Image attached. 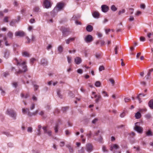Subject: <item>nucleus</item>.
I'll return each mask as SVG.
<instances>
[{
  "label": "nucleus",
  "mask_w": 153,
  "mask_h": 153,
  "mask_svg": "<svg viewBox=\"0 0 153 153\" xmlns=\"http://www.w3.org/2000/svg\"><path fill=\"white\" fill-rule=\"evenodd\" d=\"M44 5L46 8H48L51 7V6L50 2L48 0L45 1Z\"/></svg>",
  "instance_id": "nucleus-16"
},
{
  "label": "nucleus",
  "mask_w": 153,
  "mask_h": 153,
  "mask_svg": "<svg viewBox=\"0 0 153 153\" xmlns=\"http://www.w3.org/2000/svg\"><path fill=\"white\" fill-rule=\"evenodd\" d=\"M4 58L6 59L8 58L10 55V51L7 49H6L4 52Z\"/></svg>",
  "instance_id": "nucleus-9"
},
{
  "label": "nucleus",
  "mask_w": 153,
  "mask_h": 153,
  "mask_svg": "<svg viewBox=\"0 0 153 153\" xmlns=\"http://www.w3.org/2000/svg\"><path fill=\"white\" fill-rule=\"evenodd\" d=\"M102 94L105 97L108 96V95L107 94V92L105 91H103L102 92Z\"/></svg>",
  "instance_id": "nucleus-45"
},
{
  "label": "nucleus",
  "mask_w": 153,
  "mask_h": 153,
  "mask_svg": "<svg viewBox=\"0 0 153 153\" xmlns=\"http://www.w3.org/2000/svg\"><path fill=\"white\" fill-rule=\"evenodd\" d=\"M58 51L60 53L62 51L63 48L61 46H59L58 48Z\"/></svg>",
  "instance_id": "nucleus-41"
},
{
  "label": "nucleus",
  "mask_w": 153,
  "mask_h": 153,
  "mask_svg": "<svg viewBox=\"0 0 153 153\" xmlns=\"http://www.w3.org/2000/svg\"><path fill=\"white\" fill-rule=\"evenodd\" d=\"M100 14L97 11H94L92 13V16L96 18H99Z\"/></svg>",
  "instance_id": "nucleus-17"
},
{
  "label": "nucleus",
  "mask_w": 153,
  "mask_h": 153,
  "mask_svg": "<svg viewBox=\"0 0 153 153\" xmlns=\"http://www.w3.org/2000/svg\"><path fill=\"white\" fill-rule=\"evenodd\" d=\"M62 36L64 37H66L71 33V31L68 28L62 27Z\"/></svg>",
  "instance_id": "nucleus-6"
},
{
  "label": "nucleus",
  "mask_w": 153,
  "mask_h": 153,
  "mask_svg": "<svg viewBox=\"0 0 153 153\" xmlns=\"http://www.w3.org/2000/svg\"><path fill=\"white\" fill-rule=\"evenodd\" d=\"M105 70V68L103 65H101L100 66L99 70V71H101L102 70Z\"/></svg>",
  "instance_id": "nucleus-37"
},
{
  "label": "nucleus",
  "mask_w": 153,
  "mask_h": 153,
  "mask_svg": "<svg viewBox=\"0 0 153 153\" xmlns=\"http://www.w3.org/2000/svg\"><path fill=\"white\" fill-rule=\"evenodd\" d=\"M22 56H27V57H29V54L27 51H24L22 52Z\"/></svg>",
  "instance_id": "nucleus-25"
},
{
  "label": "nucleus",
  "mask_w": 153,
  "mask_h": 153,
  "mask_svg": "<svg viewBox=\"0 0 153 153\" xmlns=\"http://www.w3.org/2000/svg\"><path fill=\"white\" fill-rule=\"evenodd\" d=\"M91 131H89V133L88 134H86V135L88 137V139L91 138Z\"/></svg>",
  "instance_id": "nucleus-44"
},
{
  "label": "nucleus",
  "mask_w": 153,
  "mask_h": 153,
  "mask_svg": "<svg viewBox=\"0 0 153 153\" xmlns=\"http://www.w3.org/2000/svg\"><path fill=\"white\" fill-rule=\"evenodd\" d=\"M102 98L101 96L100 95H99L98 96V97L97 99L95 100V102L96 103H97L99 100Z\"/></svg>",
  "instance_id": "nucleus-40"
},
{
  "label": "nucleus",
  "mask_w": 153,
  "mask_h": 153,
  "mask_svg": "<svg viewBox=\"0 0 153 153\" xmlns=\"http://www.w3.org/2000/svg\"><path fill=\"white\" fill-rule=\"evenodd\" d=\"M125 115V113L124 112H123L122 113L120 114V116L121 118H123L124 117Z\"/></svg>",
  "instance_id": "nucleus-62"
},
{
  "label": "nucleus",
  "mask_w": 153,
  "mask_h": 153,
  "mask_svg": "<svg viewBox=\"0 0 153 153\" xmlns=\"http://www.w3.org/2000/svg\"><path fill=\"white\" fill-rule=\"evenodd\" d=\"M140 40L141 41L144 42L145 40V38L143 36H140Z\"/></svg>",
  "instance_id": "nucleus-55"
},
{
  "label": "nucleus",
  "mask_w": 153,
  "mask_h": 153,
  "mask_svg": "<svg viewBox=\"0 0 153 153\" xmlns=\"http://www.w3.org/2000/svg\"><path fill=\"white\" fill-rule=\"evenodd\" d=\"M67 147L69 149V151L70 153H73V148L70 145H68L67 146Z\"/></svg>",
  "instance_id": "nucleus-32"
},
{
  "label": "nucleus",
  "mask_w": 153,
  "mask_h": 153,
  "mask_svg": "<svg viewBox=\"0 0 153 153\" xmlns=\"http://www.w3.org/2000/svg\"><path fill=\"white\" fill-rule=\"evenodd\" d=\"M68 95L71 97H74V94L71 91L69 92Z\"/></svg>",
  "instance_id": "nucleus-60"
},
{
  "label": "nucleus",
  "mask_w": 153,
  "mask_h": 153,
  "mask_svg": "<svg viewBox=\"0 0 153 153\" xmlns=\"http://www.w3.org/2000/svg\"><path fill=\"white\" fill-rule=\"evenodd\" d=\"M86 150L88 152H91L93 150L92 145L90 143H88L86 145Z\"/></svg>",
  "instance_id": "nucleus-7"
},
{
  "label": "nucleus",
  "mask_w": 153,
  "mask_h": 153,
  "mask_svg": "<svg viewBox=\"0 0 153 153\" xmlns=\"http://www.w3.org/2000/svg\"><path fill=\"white\" fill-rule=\"evenodd\" d=\"M151 75V73H147V75L145 76V77L146 78V79H149V78L150 76Z\"/></svg>",
  "instance_id": "nucleus-54"
},
{
  "label": "nucleus",
  "mask_w": 153,
  "mask_h": 153,
  "mask_svg": "<svg viewBox=\"0 0 153 153\" xmlns=\"http://www.w3.org/2000/svg\"><path fill=\"white\" fill-rule=\"evenodd\" d=\"M98 120L97 118H95L92 121V123L93 124H95L98 121Z\"/></svg>",
  "instance_id": "nucleus-56"
},
{
  "label": "nucleus",
  "mask_w": 153,
  "mask_h": 153,
  "mask_svg": "<svg viewBox=\"0 0 153 153\" xmlns=\"http://www.w3.org/2000/svg\"><path fill=\"white\" fill-rule=\"evenodd\" d=\"M93 27L91 25H88L86 27V30L89 32L92 31L93 30Z\"/></svg>",
  "instance_id": "nucleus-18"
},
{
  "label": "nucleus",
  "mask_w": 153,
  "mask_h": 153,
  "mask_svg": "<svg viewBox=\"0 0 153 153\" xmlns=\"http://www.w3.org/2000/svg\"><path fill=\"white\" fill-rule=\"evenodd\" d=\"M41 127H42L40 125H39L38 126V133L37 134L39 136L41 134V131H40V130L41 129Z\"/></svg>",
  "instance_id": "nucleus-31"
},
{
  "label": "nucleus",
  "mask_w": 153,
  "mask_h": 153,
  "mask_svg": "<svg viewBox=\"0 0 153 153\" xmlns=\"http://www.w3.org/2000/svg\"><path fill=\"white\" fill-rule=\"evenodd\" d=\"M140 123L139 122H137L135 123V126L134 129V130L140 134H142L143 131V128L140 126Z\"/></svg>",
  "instance_id": "nucleus-5"
},
{
  "label": "nucleus",
  "mask_w": 153,
  "mask_h": 153,
  "mask_svg": "<svg viewBox=\"0 0 153 153\" xmlns=\"http://www.w3.org/2000/svg\"><path fill=\"white\" fill-rule=\"evenodd\" d=\"M41 63L43 66H46L48 65V62L46 59L43 58L41 60Z\"/></svg>",
  "instance_id": "nucleus-15"
},
{
  "label": "nucleus",
  "mask_w": 153,
  "mask_h": 153,
  "mask_svg": "<svg viewBox=\"0 0 153 153\" xmlns=\"http://www.w3.org/2000/svg\"><path fill=\"white\" fill-rule=\"evenodd\" d=\"M15 35L16 36H24V33L22 31L16 32L15 33Z\"/></svg>",
  "instance_id": "nucleus-13"
},
{
  "label": "nucleus",
  "mask_w": 153,
  "mask_h": 153,
  "mask_svg": "<svg viewBox=\"0 0 153 153\" xmlns=\"http://www.w3.org/2000/svg\"><path fill=\"white\" fill-rule=\"evenodd\" d=\"M7 35L8 37L11 39H12L13 36V33L10 31L8 33Z\"/></svg>",
  "instance_id": "nucleus-33"
},
{
  "label": "nucleus",
  "mask_w": 153,
  "mask_h": 153,
  "mask_svg": "<svg viewBox=\"0 0 153 153\" xmlns=\"http://www.w3.org/2000/svg\"><path fill=\"white\" fill-rule=\"evenodd\" d=\"M148 105L151 109H153V99H151L148 102Z\"/></svg>",
  "instance_id": "nucleus-20"
},
{
  "label": "nucleus",
  "mask_w": 153,
  "mask_h": 153,
  "mask_svg": "<svg viewBox=\"0 0 153 153\" xmlns=\"http://www.w3.org/2000/svg\"><path fill=\"white\" fill-rule=\"evenodd\" d=\"M27 131L31 133L32 131V128L31 127H29L27 128Z\"/></svg>",
  "instance_id": "nucleus-53"
},
{
  "label": "nucleus",
  "mask_w": 153,
  "mask_h": 153,
  "mask_svg": "<svg viewBox=\"0 0 153 153\" xmlns=\"http://www.w3.org/2000/svg\"><path fill=\"white\" fill-rule=\"evenodd\" d=\"M46 134H47L49 136H51L52 135V132L51 130H48Z\"/></svg>",
  "instance_id": "nucleus-58"
},
{
  "label": "nucleus",
  "mask_w": 153,
  "mask_h": 153,
  "mask_svg": "<svg viewBox=\"0 0 153 153\" xmlns=\"http://www.w3.org/2000/svg\"><path fill=\"white\" fill-rule=\"evenodd\" d=\"M8 17L7 16H6L4 17V19L3 21L5 22H8Z\"/></svg>",
  "instance_id": "nucleus-61"
},
{
  "label": "nucleus",
  "mask_w": 153,
  "mask_h": 153,
  "mask_svg": "<svg viewBox=\"0 0 153 153\" xmlns=\"http://www.w3.org/2000/svg\"><path fill=\"white\" fill-rule=\"evenodd\" d=\"M85 42L87 43L90 42L92 41V36L90 35H88L85 39Z\"/></svg>",
  "instance_id": "nucleus-10"
},
{
  "label": "nucleus",
  "mask_w": 153,
  "mask_h": 153,
  "mask_svg": "<svg viewBox=\"0 0 153 153\" xmlns=\"http://www.w3.org/2000/svg\"><path fill=\"white\" fill-rule=\"evenodd\" d=\"M111 10L113 11H115L117 10V8L114 5L111 6Z\"/></svg>",
  "instance_id": "nucleus-30"
},
{
  "label": "nucleus",
  "mask_w": 153,
  "mask_h": 153,
  "mask_svg": "<svg viewBox=\"0 0 153 153\" xmlns=\"http://www.w3.org/2000/svg\"><path fill=\"white\" fill-rule=\"evenodd\" d=\"M47 127L46 126H44L43 127V129L45 133L46 134L48 132V130H47Z\"/></svg>",
  "instance_id": "nucleus-42"
},
{
  "label": "nucleus",
  "mask_w": 153,
  "mask_h": 153,
  "mask_svg": "<svg viewBox=\"0 0 153 153\" xmlns=\"http://www.w3.org/2000/svg\"><path fill=\"white\" fill-rule=\"evenodd\" d=\"M146 135L148 136H152L153 135L152 132L150 130H148V131L146 132Z\"/></svg>",
  "instance_id": "nucleus-29"
},
{
  "label": "nucleus",
  "mask_w": 153,
  "mask_h": 153,
  "mask_svg": "<svg viewBox=\"0 0 153 153\" xmlns=\"http://www.w3.org/2000/svg\"><path fill=\"white\" fill-rule=\"evenodd\" d=\"M152 36H153V32H149L147 34V36L148 39L149 41L150 42H153V38H152Z\"/></svg>",
  "instance_id": "nucleus-8"
},
{
  "label": "nucleus",
  "mask_w": 153,
  "mask_h": 153,
  "mask_svg": "<svg viewBox=\"0 0 153 153\" xmlns=\"http://www.w3.org/2000/svg\"><path fill=\"white\" fill-rule=\"evenodd\" d=\"M39 114L40 115L42 116L43 119H45L46 117V116L45 114L44 111H41Z\"/></svg>",
  "instance_id": "nucleus-22"
},
{
  "label": "nucleus",
  "mask_w": 153,
  "mask_h": 153,
  "mask_svg": "<svg viewBox=\"0 0 153 153\" xmlns=\"http://www.w3.org/2000/svg\"><path fill=\"white\" fill-rule=\"evenodd\" d=\"M141 115L139 112H137L135 114V117L136 119H139L141 117Z\"/></svg>",
  "instance_id": "nucleus-24"
},
{
  "label": "nucleus",
  "mask_w": 153,
  "mask_h": 153,
  "mask_svg": "<svg viewBox=\"0 0 153 153\" xmlns=\"http://www.w3.org/2000/svg\"><path fill=\"white\" fill-rule=\"evenodd\" d=\"M125 10L124 9H123L121 10H120L118 13V14L119 15H120L122 13H125Z\"/></svg>",
  "instance_id": "nucleus-36"
},
{
  "label": "nucleus",
  "mask_w": 153,
  "mask_h": 153,
  "mask_svg": "<svg viewBox=\"0 0 153 153\" xmlns=\"http://www.w3.org/2000/svg\"><path fill=\"white\" fill-rule=\"evenodd\" d=\"M20 95L21 98L23 99H26L29 96V95L28 94H24L23 93H21Z\"/></svg>",
  "instance_id": "nucleus-19"
},
{
  "label": "nucleus",
  "mask_w": 153,
  "mask_h": 153,
  "mask_svg": "<svg viewBox=\"0 0 153 153\" xmlns=\"http://www.w3.org/2000/svg\"><path fill=\"white\" fill-rule=\"evenodd\" d=\"M77 72L78 73L80 74H82L83 72V71L82 69H79L77 70Z\"/></svg>",
  "instance_id": "nucleus-59"
},
{
  "label": "nucleus",
  "mask_w": 153,
  "mask_h": 153,
  "mask_svg": "<svg viewBox=\"0 0 153 153\" xmlns=\"http://www.w3.org/2000/svg\"><path fill=\"white\" fill-rule=\"evenodd\" d=\"M142 94V93L140 94L137 97V98L138 100L140 103L141 102L140 99V97Z\"/></svg>",
  "instance_id": "nucleus-46"
},
{
  "label": "nucleus",
  "mask_w": 153,
  "mask_h": 153,
  "mask_svg": "<svg viewBox=\"0 0 153 153\" xmlns=\"http://www.w3.org/2000/svg\"><path fill=\"white\" fill-rule=\"evenodd\" d=\"M6 114L11 117L13 120H16L17 114L16 112L11 109H8L6 112Z\"/></svg>",
  "instance_id": "nucleus-2"
},
{
  "label": "nucleus",
  "mask_w": 153,
  "mask_h": 153,
  "mask_svg": "<svg viewBox=\"0 0 153 153\" xmlns=\"http://www.w3.org/2000/svg\"><path fill=\"white\" fill-rule=\"evenodd\" d=\"M101 82L99 81H97L96 82L95 85V86L97 87H99L100 86Z\"/></svg>",
  "instance_id": "nucleus-34"
},
{
  "label": "nucleus",
  "mask_w": 153,
  "mask_h": 153,
  "mask_svg": "<svg viewBox=\"0 0 153 153\" xmlns=\"http://www.w3.org/2000/svg\"><path fill=\"white\" fill-rule=\"evenodd\" d=\"M17 20H13L11 21L10 23V25L11 26H14L15 25V23L17 22Z\"/></svg>",
  "instance_id": "nucleus-28"
},
{
  "label": "nucleus",
  "mask_w": 153,
  "mask_h": 153,
  "mask_svg": "<svg viewBox=\"0 0 153 153\" xmlns=\"http://www.w3.org/2000/svg\"><path fill=\"white\" fill-rule=\"evenodd\" d=\"M19 46L16 44H14L13 45V50L14 51H16V48L17 47H19Z\"/></svg>",
  "instance_id": "nucleus-48"
},
{
  "label": "nucleus",
  "mask_w": 153,
  "mask_h": 153,
  "mask_svg": "<svg viewBox=\"0 0 153 153\" xmlns=\"http://www.w3.org/2000/svg\"><path fill=\"white\" fill-rule=\"evenodd\" d=\"M120 147L116 144H114L110 146V150L111 151H113L114 149H119Z\"/></svg>",
  "instance_id": "nucleus-12"
},
{
  "label": "nucleus",
  "mask_w": 153,
  "mask_h": 153,
  "mask_svg": "<svg viewBox=\"0 0 153 153\" xmlns=\"http://www.w3.org/2000/svg\"><path fill=\"white\" fill-rule=\"evenodd\" d=\"M57 94L58 96L60 98H62L63 97V96L61 94V91L60 90L58 89L57 90Z\"/></svg>",
  "instance_id": "nucleus-23"
},
{
  "label": "nucleus",
  "mask_w": 153,
  "mask_h": 153,
  "mask_svg": "<svg viewBox=\"0 0 153 153\" xmlns=\"http://www.w3.org/2000/svg\"><path fill=\"white\" fill-rule=\"evenodd\" d=\"M102 11L104 13L107 12L109 10V7L106 5H103L101 6Z\"/></svg>",
  "instance_id": "nucleus-11"
},
{
  "label": "nucleus",
  "mask_w": 153,
  "mask_h": 153,
  "mask_svg": "<svg viewBox=\"0 0 153 153\" xmlns=\"http://www.w3.org/2000/svg\"><path fill=\"white\" fill-rule=\"evenodd\" d=\"M13 86L15 88H16L18 85L17 82H14L13 83Z\"/></svg>",
  "instance_id": "nucleus-63"
},
{
  "label": "nucleus",
  "mask_w": 153,
  "mask_h": 153,
  "mask_svg": "<svg viewBox=\"0 0 153 153\" xmlns=\"http://www.w3.org/2000/svg\"><path fill=\"white\" fill-rule=\"evenodd\" d=\"M74 61L76 64L78 65L81 63L82 60L80 57H77L75 59Z\"/></svg>",
  "instance_id": "nucleus-14"
},
{
  "label": "nucleus",
  "mask_w": 153,
  "mask_h": 153,
  "mask_svg": "<svg viewBox=\"0 0 153 153\" xmlns=\"http://www.w3.org/2000/svg\"><path fill=\"white\" fill-rule=\"evenodd\" d=\"M109 81L111 82L112 84V85H114V80L111 79H109Z\"/></svg>",
  "instance_id": "nucleus-64"
},
{
  "label": "nucleus",
  "mask_w": 153,
  "mask_h": 153,
  "mask_svg": "<svg viewBox=\"0 0 153 153\" xmlns=\"http://www.w3.org/2000/svg\"><path fill=\"white\" fill-rule=\"evenodd\" d=\"M35 108V105L34 103H32L31 105V106H30V110H33Z\"/></svg>",
  "instance_id": "nucleus-43"
},
{
  "label": "nucleus",
  "mask_w": 153,
  "mask_h": 153,
  "mask_svg": "<svg viewBox=\"0 0 153 153\" xmlns=\"http://www.w3.org/2000/svg\"><path fill=\"white\" fill-rule=\"evenodd\" d=\"M80 16H78L77 17L75 16H74L72 17L71 20H74L76 21L78 18H79Z\"/></svg>",
  "instance_id": "nucleus-38"
},
{
  "label": "nucleus",
  "mask_w": 153,
  "mask_h": 153,
  "mask_svg": "<svg viewBox=\"0 0 153 153\" xmlns=\"http://www.w3.org/2000/svg\"><path fill=\"white\" fill-rule=\"evenodd\" d=\"M84 148L83 147H82L81 149L78 151L79 153H84Z\"/></svg>",
  "instance_id": "nucleus-47"
},
{
  "label": "nucleus",
  "mask_w": 153,
  "mask_h": 153,
  "mask_svg": "<svg viewBox=\"0 0 153 153\" xmlns=\"http://www.w3.org/2000/svg\"><path fill=\"white\" fill-rule=\"evenodd\" d=\"M94 139L100 143H102V138L101 135L99 137L98 139H97L96 138L94 137Z\"/></svg>",
  "instance_id": "nucleus-27"
},
{
  "label": "nucleus",
  "mask_w": 153,
  "mask_h": 153,
  "mask_svg": "<svg viewBox=\"0 0 153 153\" xmlns=\"http://www.w3.org/2000/svg\"><path fill=\"white\" fill-rule=\"evenodd\" d=\"M55 132L57 133L58 131V125H56L54 128Z\"/></svg>",
  "instance_id": "nucleus-52"
},
{
  "label": "nucleus",
  "mask_w": 153,
  "mask_h": 153,
  "mask_svg": "<svg viewBox=\"0 0 153 153\" xmlns=\"http://www.w3.org/2000/svg\"><path fill=\"white\" fill-rule=\"evenodd\" d=\"M0 91H1V94L3 95L4 96L5 95V91L2 90L1 88V87H0Z\"/></svg>",
  "instance_id": "nucleus-39"
},
{
  "label": "nucleus",
  "mask_w": 153,
  "mask_h": 153,
  "mask_svg": "<svg viewBox=\"0 0 153 153\" xmlns=\"http://www.w3.org/2000/svg\"><path fill=\"white\" fill-rule=\"evenodd\" d=\"M14 59L16 61L17 65L22 66V68L24 69V72L27 71V66L25 65V62H22V60L21 59L19 61L16 58H15Z\"/></svg>",
  "instance_id": "nucleus-3"
},
{
  "label": "nucleus",
  "mask_w": 153,
  "mask_h": 153,
  "mask_svg": "<svg viewBox=\"0 0 153 153\" xmlns=\"http://www.w3.org/2000/svg\"><path fill=\"white\" fill-rule=\"evenodd\" d=\"M40 8L38 7H35L33 9V10L35 12H38L39 11Z\"/></svg>",
  "instance_id": "nucleus-35"
},
{
  "label": "nucleus",
  "mask_w": 153,
  "mask_h": 153,
  "mask_svg": "<svg viewBox=\"0 0 153 153\" xmlns=\"http://www.w3.org/2000/svg\"><path fill=\"white\" fill-rule=\"evenodd\" d=\"M75 38H69L67 39H66L65 41L67 44H69L70 42L74 40Z\"/></svg>",
  "instance_id": "nucleus-21"
},
{
  "label": "nucleus",
  "mask_w": 153,
  "mask_h": 153,
  "mask_svg": "<svg viewBox=\"0 0 153 153\" xmlns=\"http://www.w3.org/2000/svg\"><path fill=\"white\" fill-rule=\"evenodd\" d=\"M38 111L39 110H37L33 113H31L30 111L29 110L28 108L25 109L23 108L22 109V112L24 114H25L27 113L28 115L30 116L36 115L38 113Z\"/></svg>",
  "instance_id": "nucleus-4"
},
{
  "label": "nucleus",
  "mask_w": 153,
  "mask_h": 153,
  "mask_svg": "<svg viewBox=\"0 0 153 153\" xmlns=\"http://www.w3.org/2000/svg\"><path fill=\"white\" fill-rule=\"evenodd\" d=\"M34 87V91H36V90H37L38 88H39V86L36 85H33Z\"/></svg>",
  "instance_id": "nucleus-57"
},
{
  "label": "nucleus",
  "mask_w": 153,
  "mask_h": 153,
  "mask_svg": "<svg viewBox=\"0 0 153 153\" xmlns=\"http://www.w3.org/2000/svg\"><path fill=\"white\" fill-rule=\"evenodd\" d=\"M65 134L66 136H68L71 134V132H70L68 130H66L65 131Z\"/></svg>",
  "instance_id": "nucleus-51"
},
{
  "label": "nucleus",
  "mask_w": 153,
  "mask_h": 153,
  "mask_svg": "<svg viewBox=\"0 0 153 153\" xmlns=\"http://www.w3.org/2000/svg\"><path fill=\"white\" fill-rule=\"evenodd\" d=\"M3 134L6 135L7 136H9L10 135V133L7 132H2Z\"/></svg>",
  "instance_id": "nucleus-50"
},
{
  "label": "nucleus",
  "mask_w": 153,
  "mask_h": 153,
  "mask_svg": "<svg viewBox=\"0 0 153 153\" xmlns=\"http://www.w3.org/2000/svg\"><path fill=\"white\" fill-rule=\"evenodd\" d=\"M63 6L64 4L63 3L60 2L57 4L56 7L51 12V15L54 17L59 11L61 10L62 9Z\"/></svg>",
  "instance_id": "nucleus-1"
},
{
  "label": "nucleus",
  "mask_w": 153,
  "mask_h": 153,
  "mask_svg": "<svg viewBox=\"0 0 153 153\" xmlns=\"http://www.w3.org/2000/svg\"><path fill=\"white\" fill-rule=\"evenodd\" d=\"M102 150L104 152H108V151L106 149L105 146H103L102 148Z\"/></svg>",
  "instance_id": "nucleus-49"
},
{
  "label": "nucleus",
  "mask_w": 153,
  "mask_h": 153,
  "mask_svg": "<svg viewBox=\"0 0 153 153\" xmlns=\"http://www.w3.org/2000/svg\"><path fill=\"white\" fill-rule=\"evenodd\" d=\"M24 72V70H22L20 68H19V71H16V72H15V74L16 75H18L19 74H22L23 72Z\"/></svg>",
  "instance_id": "nucleus-26"
}]
</instances>
